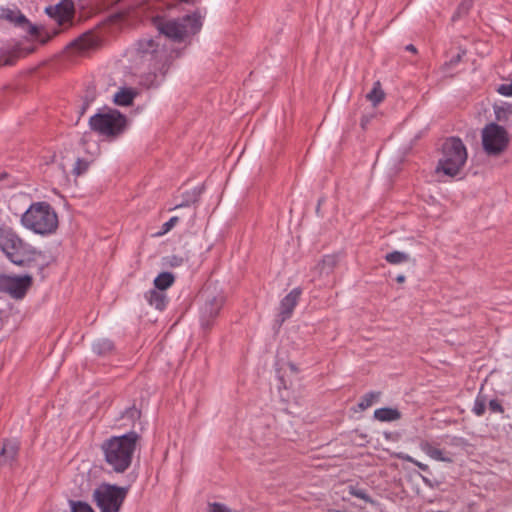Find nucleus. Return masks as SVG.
Returning <instances> with one entry per match:
<instances>
[{"label": "nucleus", "mask_w": 512, "mask_h": 512, "mask_svg": "<svg viewBox=\"0 0 512 512\" xmlns=\"http://www.w3.org/2000/svg\"><path fill=\"white\" fill-rule=\"evenodd\" d=\"M15 59V55L4 49H0V67L4 65H13L15 63Z\"/></svg>", "instance_id": "obj_35"}, {"label": "nucleus", "mask_w": 512, "mask_h": 512, "mask_svg": "<svg viewBox=\"0 0 512 512\" xmlns=\"http://www.w3.org/2000/svg\"><path fill=\"white\" fill-rule=\"evenodd\" d=\"M420 476H421V479H422L423 483H424L426 486H428V487H430V488H434V487H436V486H437V484H438V483H434V482H433L431 479H429L428 477L423 476V475H420Z\"/></svg>", "instance_id": "obj_43"}, {"label": "nucleus", "mask_w": 512, "mask_h": 512, "mask_svg": "<svg viewBox=\"0 0 512 512\" xmlns=\"http://www.w3.org/2000/svg\"><path fill=\"white\" fill-rule=\"evenodd\" d=\"M405 49L409 52H412V53H416L417 52V49L416 47L413 45V44H409L405 47Z\"/></svg>", "instance_id": "obj_46"}, {"label": "nucleus", "mask_w": 512, "mask_h": 512, "mask_svg": "<svg viewBox=\"0 0 512 512\" xmlns=\"http://www.w3.org/2000/svg\"><path fill=\"white\" fill-rule=\"evenodd\" d=\"M33 282L32 276H11L0 274V293L8 294L11 298L20 300L25 297Z\"/></svg>", "instance_id": "obj_9"}, {"label": "nucleus", "mask_w": 512, "mask_h": 512, "mask_svg": "<svg viewBox=\"0 0 512 512\" xmlns=\"http://www.w3.org/2000/svg\"><path fill=\"white\" fill-rule=\"evenodd\" d=\"M153 24L161 35L174 42H181L187 36L196 34L202 27L201 17L197 13L187 14L178 19L153 18Z\"/></svg>", "instance_id": "obj_5"}, {"label": "nucleus", "mask_w": 512, "mask_h": 512, "mask_svg": "<svg viewBox=\"0 0 512 512\" xmlns=\"http://www.w3.org/2000/svg\"><path fill=\"white\" fill-rule=\"evenodd\" d=\"M473 0H462L458 6L457 14H466L472 7Z\"/></svg>", "instance_id": "obj_38"}, {"label": "nucleus", "mask_w": 512, "mask_h": 512, "mask_svg": "<svg viewBox=\"0 0 512 512\" xmlns=\"http://www.w3.org/2000/svg\"><path fill=\"white\" fill-rule=\"evenodd\" d=\"M348 490H349V494L356 497V498H359V499H362L364 500L366 503H369L371 505H375L376 504V501L374 499H372L368 493L366 492L365 489H362L358 486H354V485H350L348 487Z\"/></svg>", "instance_id": "obj_28"}, {"label": "nucleus", "mask_w": 512, "mask_h": 512, "mask_svg": "<svg viewBox=\"0 0 512 512\" xmlns=\"http://www.w3.org/2000/svg\"><path fill=\"white\" fill-rule=\"evenodd\" d=\"M0 250L11 263L19 267H29L43 256L42 251L24 241L9 226L0 227Z\"/></svg>", "instance_id": "obj_2"}, {"label": "nucleus", "mask_w": 512, "mask_h": 512, "mask_svg": "<svg viewBox=\"0 0 512 512\" xmlns=\"http://www.w3.org/2000/svg\"><path fill=\"white\" fill-rule=\"evenodd\" d=\"M114 349V344L109 339H100L93 344V351L98 355H107Z\"/></svg>", "instance_id": "obj_25"}, {"label": "nucleus", "mask_w": 512, "mask_h": 512, "mask_svg": "<svg viewBox=\"0 0 512 512\" xmlns=\"http://www.w3.org/2000/svg\"><path fill=\"white\" fill-rule=\"evenodd\" d=\"M71 512H94L91 506L82 501H70Z\"/></svg>", "instance_id": "obj_34"}, {"label": "nucleus", "mask_w": 512, "mask_h": 512, "mask_svg": "<svg viewBox=\"0 0 512 512\" xmlns=\"http://www.w3.org/2000/svg\"><path fill=\"white\" fill-rule=\"evenodd\" d=\"M329 512H344L342 510H337V509H332V510H329Z\"/></svg>", "instance_id": "obj_49"}, {"label": "nucleus", "mask_w": 512, "mask_h": 512, "mask_svg": "<svg viewBox=\"0 0 512 512\" xmlns=\"http://www.w3.org/2000/svg\"><path fill=\"white\" fill-rule=\"evenodd\" d=\"M145 298L151 306L158 310H163L168 302L166 293L157 289L148 291L145 294Z\"/></svg>", "instance_id": "obj_19"}, {"label": "nucleus", "mask_w": 512, "mask_h": 512, "mask_svg": "<svg viewBox=\"0 0 512 512\" xmlns=\"http://www.w3.org/2000/svg\"><path fill=\"white\" fill-rule=\"evenodd\" d=\"M302 294V289L296 287L292 289L280 302L279 306V317L281 318V322H284L288 318L291 317L294 308L296 307L300 296Z\"/></svg>", "instance_id": "obj_14"}, {"label": "nucleus", "mask_w": 512, "mask_h": 512, "mask_svg": "<svg viewBox=\"0 0 512 512\" xmlns=\"http://www.w3.org/2000/svg\"><path fill=\"white\" fill-rule=\"evenodd\" d=\"M420 449L427 456H429L430 458H432L436 461H441V462H446V463H451L453 461L452 458L450 456L446 455L443 450L434 447L428 441H422L420 443Z\"/></svg>", "instance_id": "obj_17"}, {"label": "nucleus", "mask_w": 512, "mask_h": 512, "mask_svg": "<svg viewBox=\"0 0 512 512\" xmlns=\"http://www.w3.org/2000/svg\"><path fill=\"white\" fill-rule=\"evenodd\" d=\"M19 451L17 441L4 440L0 451V466L11 464L16 460Z\"/></svg>", "instance_id": "obj_16"}, {"label": "nucleus", "mask_w": 512, "mask_h": 512, "mask_svg": "<svg viewBox=\"0 0 512 512\" xmlns=\"http://www.w3.org/2000/svg\"><path fill=\"white\" fill-rule=\"evenodd\" d=\"M90 100H85L81 106L80 114L83 115L90 105Z\"/></svg>", "instance_id": "obj_45"}, {"label": "nucleus", "mask_w": 512, "mask_h": 512, "mask_svg": "<svg viewBox=\"0 0 512 512\" xmlns=\"http://www.w3.org/2000/svg\"><path fill=\"white\" fill-rule=\"evenodd\" d=\"M209 512H231L224 504L211 503L209 504Z\"/></svg>", "instance_id": "obj_40"}, {"label": "nucleus", "mask_w": 512, "mask_h": 512, "mask_svg": "<svg viewBox=\"0 0 512 512\" xmlns=\"http://www.w3.org/2000/svg\"><path fill=\"white\" fill-rule=\"evenodd\" d=\"M372 116H363L361 118V127L363 129H366V126L369 124L370 120H371Z\"/></svg>", "instance_id": "obj_44"}, {"label": "nucleus", "mask_w": 512, "mask_h": 512, "mask_svg": "<svg viewBox=\"0 0 512 512\" xmlns=\"http://www.w3.org/2000/svg\"><path fill=\"white\" fill-rule=\"evenodd\" d=\"M337 259L333 255H326L322 259V270L326 267L331 270L336 265Z\"/></svg>", "instance_id": "obj_37"}, {"label": "nucleus", "mask_w": 512, "mask_h": 512, "mask_svg": "<svg viewBox=\"0 0 512 512\" xmlns=\"http://www.w3.org/2000/svg\"><path fill=\"white\" fill-rule=\"evenodd\" d=\"M494 112L498 121H506L508 116L512 114V105L505 104L502 106H495Z\"/></svg>", "instance_id": "obj_29"}, {"label": "nucleus", "mask_w": 512, "mask_h": 512, "mask_svg": "<svg viewBox=\"0 0 512 512\" xmlns=\"http://www.w3.org/2000/svg\"><path fill=\"white\" fill-rule=\"evenodd\" d=\"M509 136L506 129L496 123L486 125L482 130L483 149L488 155H499L508 146Z\"/></svg>", "instance_id": "obj_8"}, {"label": "nucleus", "mask_w": 512, "mask_h": 512, "mask_svg": "<svg viewBox=\"0 0 512 512\" xmlns=\"http://www.w3.org/2000/svg\"><path fill=\"white\" fill-rule=\"evenodd\" d=\"M488 407L491 412L494 413H504V407L497 399H492L489 401Z\"/></svg>", "instance_id": "obj_39"}, {"label": "nucleus", "mask_w": 512, "mask_h": 512, "mask_svg": "<svg viewBox=\"0 0 512 512\" xmlns=\"http://www.w3.org/2000/svg\"><path fill=\"white\" fill-rule=\"evenodd\" d=\"M169 65L167 62H163L158 68L159 74L156 72H149L141 77V84L147 88H156L164 80L166 73L168 72Z\"/></svg>", "instance_id": "obj_15"}, {"label": "nucleus", "mask_w": 512, "mask_h": 512, "mask_svg": "<svg viewBox=\"0 0 512 512\" xmlns=\"http://www.w3.org/2000/svg\"><path fill=\"white\" fill-rule=\"evenodd\" d=\"M485 410H486V398H485V396L478 395L475 399L472 411L476 416H482L485 413Z\"/></svg>", "instance_id": "obj_30"}, {"label": "nucleus", "mask_w": 512, "mask_h": 512, "mask_svg": "<svg viewBox=\"0 0 512 512\" xmlns=\"http://www.w3.org/2000/svg\"><path fill=\"white\" fill-rule=\"evenodd\" d=\"M138 92L133 88H120L114 95V103L119 106H130L132 105Z\"/></svg>", "instance_id": "obj_18"}, {"label": "nucleus", "mask_w": 512, "mask_h": 512, "mask_svg": "<svg viewBox=\"0 0 512 512\" xmlns=\"http://www.w3.org/2000/svg\"><path fill=\"white\" fill-rule=\"evenodd\" d=\"M178 221H179V217H177V216L171 217L167 222H165L162 225V229L158 234L159 235L166 234L178 223Z\"/></svg>", "instance_id": "obj_36"}, {"label": "nucleus", "mask_w": 512, "mask_h": 512, "mask_svg": "<svg viewBox=\"0 0 512 512\" xmlns=\"http://www.w3.org/2000/svg\"><path fill=\"white\" fill-rule=\"evenodd\" d=\"M21 224L36 234L49 235L58 228V216L49 203L36 202L23 213Z\"/></svg>", "instance_id": "obj_4"}, {"label": "nucleus", "mask_w": 512, "mask_h": 512, "mask_svg": "<svg viewBox=\"0 0 512 512\" xmlns=\"http://www.w3.org/2000/svg\"><path fill=\"white\" fill-rule=\"evenodd\" d=\"M90 162L83 158H77L75 165L73 167V173L76 176H80L84 174L89 168Z\"/></svg>", "instance_id": "obj_31"}, {"label": "nucleus", "mask_w": 512, "mask_h": 512, "mask_svg": "<svg viewBox=\"0 0 512 512\" xmlns=\"http://www.w3.org/2000/svg\"><path fill=\"white\" fill-rule=\"evenodd\" d=\"M202 193V188H194L191 191H187L183 197V201L179 204H176L173 209L181 208V207H188L191 204L196 203L199 200V197Z\"/></svg>", "instance_id": "obj_23"}, {"label": "nucleus", "mask_w": 512, "mask_h": 512, "mask_svg": "<svg viewBox=\"0 0 512 512\" xmlns=\"http://www.w3.org/2000/svg\"><path fill=\"white\" fill-rule=\"evenodd\" d=\"M141 417V411L137 409L135 406L127 408L121 415V418H127L131 422H135L139 420Z\"/></svg>", "instance_id": "obj_33"}, {"label": "nucleus", "mask_w": 512, "mask_h": 512, "mask_svg": "<svg viewBox=\"0 0 512 512\" xmlns=\"http://www.w3.org/2000/svg\"><path fill=\"white\" fill-rule=\"evenodd\" d=\"M397 457L401 460H404V461L414 464L415 466H417L419 469H421L424 472H430L428 465H426L422 462H419L418 460L414 459L413 457H411L408 454L399 453V454H397Z\"/></svg>", "instance_id": "obj_32"}, {"label": "nucleus", "mask_w": 512, "mask_h": 512, "mask_svg": "<svg viewBox=\"0 0 512 512\" xmlns=\"http://www.w3.org/2000/svg\"><path fill=\"white\" fill-rule=\"evenodd\" d=\"M289 367H290V369H291L292 371L297 372V368H296L295 364H292V363H291V364H289Z\"/></svg>", "instance_id": "obj_48"}, {"label": "nucleus", "mask_w": 512, "mask_h": 512, "mask_svg": "<svg viewBox=\"0 0 512 512\" xmlns=\"http://www.w3.org/2000/svg\"><path fill=\"white\" fill-rule=\"evenodd\" d=\"M497 92L504 96H512V82L509 84H501Z\"/></svg>", "instance_id": "obj_41"}, {"label": "nucleus", "mask_w": 512, "mask_h": 512, "mask_svg": "<svg viewBox=\"0 0 512 512\" xmlns=\"http://www.w3.org/2000/svg\"><path fill=\"white\" fill-rule=\"evenodd\" d=\"M405 279H406V278H405V276H404V275H398V276L396 277V281H397L398 283H404V282H405Z\"/></svg>", "instance_id": "obj_47"}, {"label": "nucleus", "mask_w": 512, "mask_h": 512, "mask_svg": "<svg viewBox=\"0 0 512 512\" xmlns=\"http://www.w3.org/2000/svg\"><path fill=\"white\" fill-rule=\"evenodd\" d=\"M367 99L372 102L373 106H377L385 98V93L381 89L380 81H376L372 90L367 94Z\"/></svg>", "instance_id": "obj_24"}, {"label": "nucleus", "mask_w": 512, "mask_h": 512, "mask_svg": "<svg viewBox=\"0 0 512 512\" xmlns=\"http://www.w3.org/2000/svg\"><path fill=\"white\" fill-rule=\"evenodd\" d=\"M205 296V303L201 308V325L204 329H210L213 325V320L218 316L223 304L224 296L221 294L210 293L206 290L203 294Z\"/></svg>", "instance_id": "obj_10"}, {"label": "nucleus", "mask_w": 512, "mask_h": 512, "mask_svg": "<svg viewBox=\"0 0 512 512\" xmlns=\"http://www.w3.org/2000/svg\"><path fill=\"white\" fill-rule=\"evenodd\" d=\"M467 158L468 153L463 141L459 137H449L441 146L435 172L454 178L463 170Z\"/></svg>", "instance_id": "obj_3"}, {"label": "nucleus", "mask_w": 512, "mask_h": 512, "mask_svg": "<svg viewBox=\"0 0 512 512\" xmlns=\"http://www.w3.org/2000/svg\"><path fill=\"white\" fill-rule=\"evenodd\" d=\"M96 45V40L91 34H83L77 39L73 40L69 47L75 49L78 52H84Z\"/></svg>", "instance_id": "obj_20"}, {"label": "nucleus", "mask_w": 512, "mask_h": 512, "mask_svg": "<svg viewBox=\"0 0 512 512\" xmlns=\"http://www.w3.org/2000/svg\"><path fill=\"white\" fill-rule=\"evenodd\" d=\"M128 488L104 483L93 492V500L101 512H119Z\"/></svg>", "instance_id": "obj_7"}, {"label": "nucleus", "mask_w": 512, "mask_h": 512, "mask_svg": "<svg viewBox=\"0 0 512 512\" xmlns=\"http://www.w3.org/2000/svg\"><path fill=\"white\" fill-rule=\"evenodd\" d=\"M45 12L50 17L56 19L60 25H63L74 17V2L73 0H61L56 5L46 7Z\"/></svg>", "instance_id": "obj_11"}, {"label": "nucleus", "mask_w": 512, "mask_h": 512, "mask_svg": "<svg viewBox=\"0 0 512 512\" xmlns=\"http://www.w3.org/2000/svg\"><path fill=\"white\" fill-rule=\"evenodd\" d=\"M384 258L389 264L393 265L401 264L410 260L409 254L396 250L387 253Z\"/></svg>", "instance_id": "obj_26"}, {"label": "nucleus", "mask_w": 512, "mask_h": 512, "mask_svg": "<svg viewBox=\"0 0 512 512\" xmlns=\"http://www.w3.org/2000/svg\"><path fill=\"white\" fill-rule=\"evenodd\" d=\"M175 282V276L171 272H162L154 279V286L157 290L165 291Z\"/></svg>", "instance_id": "obj_22"}, {"label": "nucleus", "mask_w": 512, "mask_h": 512, "mask_svg": "<svg viewBox=\"0 0 512 512\" xmlns=\"http://www.w3.org/2000/svg\"><path fill=\"white\" fill-rule=\"evenodd\" d=\"M374 417L381 422H391L399 420L401 413L396 408L383 407L374 411Z\"/></svg>", "instance_id": "obj_21"}, {"label": "nucleus", "mask_w": 512, "mask_h": 512, "mask_svg": "<svg viewBox=\"0 0 512 512\" xmlns=\"http://www.w3.org/2000/svg\"><path fill=\"white\" fill-rule=\"evenodd\" d=\"M126 125V116L116 109L96 113L89 119V126L92 131L97 132L99 135L112 138L122 134Z\"/></svg>", "instance_id": "obj_6"}, {"label": "nucleus", "mask_w": 512, "mask_h": 512, "mask_svg": "<svg viewBox=\"0 0 512 512\" xmlns=\"http://www.w3.org/2000/svg\"><path fill=\"white\" fill-rule=\"evenodd\" d=\"M380 395H381V392H374V391L364 394L361 397L360 402L358 404L359 408L361 410H366L367 408H369L370 406H372L374 403H376L379 400Z\"/></svg>", "instance_id": "obj_27"}, {"label": "nucleus", "mask_w": 512, "mask_h": 512, "mask_svg": "<svg viewBox=\"0 0 512 512\" xmlns=\"http://www.w3.org/2000/svg\"><path fill=\"white\" fill-rule=\"evenodd\" d=\"M0 18L14 23L16 26L24 29L29 35L38 38L39 28L30 23V21L19 11L11 9H3Z\"/></svg>", "instance_id": "obj_12"}, {"label": "nucleus", "mask_w": 512, "mask_h": 512, "mask_svg": "<svg viewBox=\"0 0 512 512\" xmlns=\"http://www.w3.org/2000/svg\"><path fill=\"white\" fill-rule=\"evenodd\" d=\"M140 435L130 431L121 436H111L101 444L104 461L115 473H124L132 464Z\"/></svg>", "instance_id": "obj_1"}, {"label": "nucleus", "mask_w": 512, "mask_h": 512, "mask_svg": "<svg viewBox=\"0 0 512 512\" xmlns=\"http://www.w3.org/2000/svg\"><path fill=\"white\" fill-rule=\"evenodd\" d=\"M462 55L457 54L456 56L452 57L451 60L447 63H445L446 66H455L461 61Z\"/></svg>", "instance_id": "obj_42"}, {"label": "nucleus", "mask_w": 512, "mask_h": 512, "mask_svg": "<svg viewBox=\"0 0 512 512\" xmlns=\"http://www.w3.org/2000/svg\"><path fill=\"white\" fill-rule=\"evenodd\" d=\"M160 44L152 38L140 39L136 44V52L141 58L158 59L165 56L160 50Z\"/></svg>", "instance_id": "obj_13"}]
</instances>
